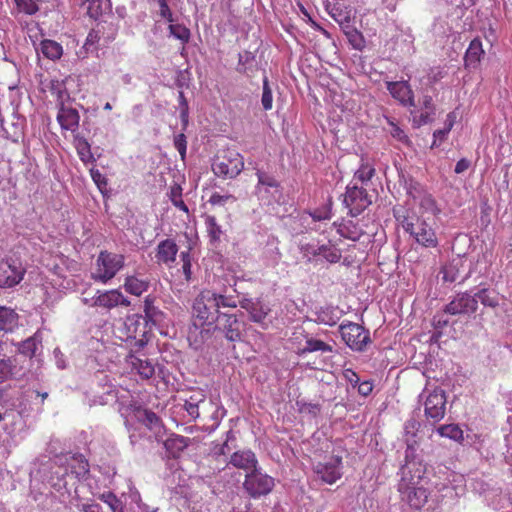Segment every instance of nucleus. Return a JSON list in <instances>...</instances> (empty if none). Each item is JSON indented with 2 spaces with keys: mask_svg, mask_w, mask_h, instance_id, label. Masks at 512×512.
Returning <instances> with one entry per match:
<instances>
[{
  "mask_svg": "<svg viewBox=\"0 0 512 512\" xmlns=\"http://www.w3.org/2000/svg\"><path fill=\"white\" fill-rule=\"evenodd\" d=\"M414 448L407 445L405 450V463L401 466V479L398 483V492L401 499L416 510L422 509L428 501L429 492L421 485L425 469L420 462L410 460L413 457Z\"/></svg>",
  "mask_w": 512,
  "mask_h": 512,
  "instance_id": "nucleus-1",
  "label": "nucleus"
},
{
  "mask_svg": "<svg viewBox=\"0 0 512 512\" xmlns=\"http://www.w3.org/2000/svg\"><path fill=\"white\" fill-rule=\"evenodd\" d=\"M236 307L237 300L234 296L203 290L193 302L192 315L200 325L212 326L217 316L223 313L221 308Z\"/></svg>",
  "mask_w": 512,
  "mask_h": 512,
  "instance_id": "nucleus-2",
  "label": "nucleus"
},
{
  "mask_svg": "<svg viewBox=\"0 0 512 512\" xmlns=\"http://www.w3.org/2000/svg\"><path fill=\"white\" fill-rule=\"evenodd\" d=\"M243 169V157L233 149L223 150L212 162L213 173L217 177H222L224 179L236 178Z\"/></svg>",
  "mask_w": 512,
  "mask_h": 512,
  "instance_id": "nucleus-3",
  "label": "nucleus"
},
{
  "mask_svg": "<svg viewBox=\"0 0 512 512\" xmlns=\"http://www.w3.org/2000/svg\"><path fill=\"white\" fill-rule=\"evenodd\" d=\"M275 487V479L263 472L260 467L245 474L242 489L249 498L259 499L270 494Z\"/></svg>",
  "mask_w": 512,
  "mask_h": 512,
  "instance_id": "nucleus-4",
  "label": "nucleus"
},
{
  "mask_svg": "<svg viewBox=\"0 0 512 512\" xmlns=\"http://www.w3.org/2000/svg\"><path fill=\"white\" fill-rule=\"evenodd\" d=\"M123 266V255L101 251L96 260V271L92 273L91 278L96 282L106 284Z\"/></svg>",
  "mask_w": 512,
  "mask_h": 512,
  "instance_id": "nucleus-5",
  "label": "nucleus"
},
{
  "mask_svg": "<svg viewBox=\"0 0 512 512\" xmlns=\"http://www.w3.org/2000/svg\"><path fill=\"white\" fill-rule=\"evenodd\" d=\"M338 330L343 342L353 351L363 352L371 342L369 330L358 323L343 322Z\"/></svg>",
  "mask_w": 512,
  "mask_h": 512,
  "instance_id": "nucleus-6",
  "label": "nucleus"
},
{
  "mask_svg": "<svg viewBox=\"0 0 512 512\" xmlns=\"http://www.w3.org/2000/svg\"><path fill=\"white\" fill-rule=\"evenodd\" d=\"M245 322L236 313L223 312L218 315L214 322L213 329L221 333L229 342H240L243 340Z\"/></svg>",
  "mask_w": 512,
  "mask_h": 512,
  "instance_id": "nucleus-7",
  "label": "nucleus"
},
{
  "mask_svg": "<svg viewBox=\"0 0 512 512\" xmlns=\"http://www.w3.org/2000/svg\"><path fill=\"white\" fill-rule=\"evenodd\" d=\"M257 176V185L255 186V193L261 200H267L268 203L272 201L279 202L282 198V187L280 182L270 173L261 169L255 168Z\"/></svg>",
  "mask_w": 512,
  "mask_h": 512,
  "instance_id": "nucleus-8",
  "label": "nucleus"
},
{
  "mask_svg": "<svg viewBox=\"0 0 512 512\" xmlns=\"http://www.w3.org/2000/svg\"><path fill=\"white\" fill-rule=\"evenodd\" d=\"M403 228L422 247L436 248L439 244L434 228L425 220L417 218L415 221H406Z\"/></svg>",
  "mask_w": 512,
  "mask_h": 512,
  "instance_id": "nucleus-9",
  "label": "nucleus"
},
{
  "mask_svg": "<svg viewBox=\"0 0 512 512\" xmlns=\"http://www.w3.org/2000/svg\"><path fill=\"white\" fill-rule=\"evenodd\" d=\"M371 203V197L364 188L358 187L356 184L347 186L344 204L349 208L351 216L360 215Z\"/></svg>",
  "mask_w": 512,
  "mask_h": 512,
  "instance_id": "nucleus-10",
  "label": "nucleus"
},
{
  "mask_svg": "<svg viewBox=\"0 0 512 512\" xmlns=\"http://www.w3.org/2000/svg\"><path fill=\"white\" fill-rule=\"evenodd\" d=\"M478 309L477 298L470 292H460L445 305L443 312L453 316L471 315Z\"/></svg>",
  "mask_w": 512,
  "mask_h": 512,
  "instance_id": "nucleus-11",
  "label": "nucleus"
},
{
  "mask_svg": "<svg viewBox=\"0 0 512 512\" xmlns=\"http://www.w3.org/2000/svg\"><path fill=\"white\" fill-rule=\"evenodd\" d=\"M238 305L247 311L250 321L259 324L262 329H268L269 323L266 322L265 319L271 309L267 303L259 298L243 297L241 300L237 301V306Z\"/></svg>",
  "mask_w": 512,
  "mask_h": 512,
  "instance_id": "nucleus-12",
  "label": "nucleus"
},
{
  "mask_svg": "<svg viewBox=\"0 0 512 512\" xmlns=\"http://www.w3.org/2000/svg\"><path fill=\"white\" fill-rule=\"evenodd\" d=\"M446 394L441 389H435L431 392L424 402V413L427 420L437 423L441 421L446 414Z\"/></svg>",
  "mask_w": 512,
  "mask_h": 512,
  "instance_id": "nucleus-13",
  "label": "nucleus"
},
{
  "mask_svg": "<svg viewBox=\"0 0 512 512\" xmlns=\"http://www.w3.org/2000/svg\"><path fill=\"white\" fill-rule=\"evenodd\" d=\"M133 414L135 419L147 427L155 436L157 441H161L166 430L160 417L152 410L141 406L134 407Z\"/></svg>",
  "mask_w": 512,
  "mask_h": 512,
  "instance_id": "nucleus-14",
  "label": "nucleus"
},
{
  "mask_svg": "<svg viewBox=\"0 0 512 512\" xmlns=\"http://www.w3.org/2000/svg\"><path fill=\"white\" fill-rule=\"evenodd\" d=\"M130 305V300L118 289H112L103 292L98 290L96 295L92 298L91 303V306L93 307H101L108 310L118 306L128 307Z\"/></svg>",
  "mask_w": 512,
  "mask_h": 512,
  "instance_id": "nucleus-15",
  "label": "nucleus"
},
{
  "mask_svg": "<svg viewBox=\"0 0 512 512\" xmlns=\"http://www.w3.org/2000/svg\"><path fill=\"white\" fill-rule=\"evenodd\" d=\"M342 458L333 456L326 462H318L314 466V472L323 482L334 484L342 477Z\"/></svg>",
  "mask_w": 512,
  "mask_h": 512,
  "instance_id": "nucleus-16",
  "label": "nucleus"
},
{
  "mask_svg": "<svg viewBox=\"0 0 512 512\" xmlns=\"http://www.w3.org/2000/svg\"><path fill=\"white\" fill-rule=\"evenodd\" d=\"M25 274V269L14 260L0 263V287L11 288L20 283Z\"/></svg>",
  "mask_w": 512,
  "mask_h": 512,
  "instance_id": "nucleus-17",
  "label": "nucleus"
},
{
  "mask_svg": "<svg viewBox=\"0 0 512 512\" xmlns=\"http://www.w3.org/2000/svg\"><path fill=\"white\" fill-rule=\"evenodd\" d=\"M386 88L404 107H415L414 92L408 81H388Z\"/></svg>",
  "mask_w": 512,
  "mask_h": 512,
  "instance_id": "nucleus-18",
  "label": "nucleus"
},
{
  "mask_svg": "<svg viewBox=\"0 0 512 512\" xmlns=\"http://www.w3.org/2000/svg\"><path fill=\"white\" fill-rule=\"evenodd\" d=\"M65 462L67 464V468L63 476L68 475V470L70 474L74 475L78 480L86 479L89 474V463L87 459L82 454H67L65 455Z\"/></svg>",
  "mask_w": 512,
  "mask_h": 512,
  "instance_id": "nucleus-19",
  "label": "nucleus"
},
{
  "mask_svg": "<svg viewBox=\"0 0 512 512\" xmlns=\"http://www.w3.org/2000/svg\"><path fill=\"white\" fill-rule=\"evenodd\" d=\"M326 8L329 15L339 24L341 30L354 23L355 16L352 8L343 2L329 3Z\"/></svg>",
  "mask_w": 512,
  "mask_h": 512,
  "instance_id": "nucleus-20",
  "label": "nucleus"
},
{
  "mask_svg": "<svg viewBox=\"0 0 512 512\" xmlns=\"http://www.w3.org/2000/svg\"><path fill=\"white\" fill-rule=\"evenodd\" d=\"M125 329L128 338L152 335V327L147 323L141 314H132L126 318Z\"/></svg>",
  "mask_w": 512,
  "mask_h": 512,
  "instance_id": "nucleus-21",
  "label": "nucleus"
},
{
  "mask_svg": "<svg viewBox=\"0 0 512 512\" xmlns=\"http://www.w3.org/2000/svg\"><path fill=\"white\" fill-rule=\"evenodd\" d=\"M229 464L247 472L259 467L258 459L252 450H239L230 456Z\"/></svg>",
  "mask_w": 512,
  "mask_h": 512,
  "instance_id": "nucleus-22",
  "label": "nucleus"
},
{
  "mask_svg": "<svg viewBox=\"0 0 512 512\" xmlns=\"http://www.w3.org/2000/svg\"><path fill=\"white\" fill-rule=\"evenodd\" d=\"M57 121L61 128L74 132L79 127L80 115L76 108L58 104Z\"/></svg>",
  "mask_w": 512,
  "mask_h": 512,
  "instance_id": "nucleus-23",
  "label": "nucleus"
},
{
  "mask_svg": "<svg viewBox=\"0 0 512 512\" xmlns=\"http://www.w3.org/2000/svg\"><path fill=\"white\" fill-rule=\"evenodd\" d=\"M143 312V318L151 327L163 324L166 318L165 313L156 305V298L151 295L144 299Z\"/></svg>",
  "mask_w": 512,
  "mask_h": 512,
  "instance_id": "nucleus-24",
  "label": "nucleus"
},
{
  "mask_svg": "<svg viewBox=\"0 0 512 512\" xmlns=\"http://www.w3.org/2000/svg\"><path fill=\"white\" fill-rule=\"evenodd\" d=\"M191 442L189 437L172 433L163 441V446L169 458H178Z\"/></svg>",
  "mask_w": 512,
  "mask_h": 512,
  "instance_id": "nucleus-25",
  "label": "nucleus"
},
{
  "mask_svg": "<svg viewBox=\"0 0 512 512\" xmlns=\"http://www.w3.org/2000/svg\"><path fill=\"white\" fill-rule=\"evenodd\" d=\"M206 406L213 407L212 400H206L205 395L202 393H195L185 400L183 408L187 411L192 419L200 417V409L205 412Z\"/></svg>",
  "mask_w": 512,
  "mask_h": 512,
  "instance_id": "nucleus-26",
  "label": "nucleus"
},
{
  "mask_svg": "<svg viewBox=\"0 0 512 512\" xmlns=\"http://www.w3.org/2000/svg\"><path fill=\"white\" fill-rule=\"evenodd\" d=\"M485 52L482 47V42L479 38L473 39L468 49L466 50L464 61L465 67L467 69H476L478 68L481 58L484 56Z\"/></svg>",
  "mask_w": 512,
  "mask_h": 512,
  "instance_id": "nucleus-27",
  "label": "nucleus"
},
{
  "mask_svg": "<svg viewBox=\"0 0 512 512\" xmlns=\"http://www.w3.org/2000/svg\"><path fill=\"white\" fill-rule=\"evenodd\" d=\"M178 246L173 239H165L157 245L156 259L158 262L169 264L175 261Z\"/></svg>",
  "mask_w": 512,
  "mask_h": 512,
  "instance_id": "nucleus-28",
  "label": "nucleus"
},
{
  "mask_svg": "<svg viewBox=\"0 0 512 512\" xmlns=\"http://www.w3.org/2000/svg\"><path fill=\"white\" fill-rule=\"evenodd\" d=\"M343 311L338 307L326 306L320 307L315 311V322L318 324H325L334 326L342 317Z\"/></svg>",
  "mask_w": 512,
  "mask_h": 512,
  "instance_id": "nucleus-29",
  "label": "nucleus"
},
{
  "mask_svg": "<svg viewBox=\"0 0 512 512\" xmlns=\"http://www.w3.org/2000/svg\"><path fill=\"white\" fill-rule=\"evenodd\" d=\"M236 70L239 73L245 74L247 77L254 76L258 70V63L256 56L253 52L244 51L238 55V65Z\"/></svg>",
  "mask_w": 512,
  "mask_h": 512,
  "instance_id": "nucleus-30",
  "label": "nucleus"
},
{
  "mask_svg": "<svg viewBox=\"0 0 512 512\" xmlns=\"http://www.w3.org/2000/svg\"><path fill=\"white\" fill-rule=\"evenodd\" d=\"M474 296L477 298V303L480 301L484 307L492 309L498 308L500 306V301L504 299V297L496 290L489 288L479 289L474 293Z\"/></svg>",
  "mask_w": 512,
  "mask_h": 512,
  "instance_id": "nucleus-31",
  "label": "nucleus"
},
{
  "mask_svg": "<svg viewBox=\"0 0 512 512\" xmlns=\"http://www.w3.org/2000/svg\"><path fill=\"white\" fill-rule=\"evenodd\" d=\"M127 361L130 363L132 368L135 369L144 379L151 378L155 373L154 365L147 358L142 359L134 354H129Z\"/></svg>",
  "mask_w": 512,
  "mask_h": 512,
  "instance_id": "nucleus-32",
  "label": "nucleus"
},
{
  "mask_svg": "<svg viewBox=\"0 0 512 512\" xmlns=\"http://www.w3.org/2000/svg\"><path fill=\"white\" fill-rule=\"evenodd\" d=\"M19 316L14 309L0 306V331L12 332L18 327Z\"/></svg>",
  "mask_w": 512,
  "mask_h": 512,
  "instance_id": "nucleus-33",
  "label": "nucleus"
},
{
  "mask_svg": "<svg viewBox=\"0 0 512 512\" xmlns=\"http://www.w3.org/2000/svg\"><path fill=\"white\" fill-rule=\"evenodd\" d=\"M24 122L25 119L20 118L16 114H13L12 122L8 126H5V123L3 122L1 126L3 128L6 138L11 140L12 142H18L24 134Z\"/></svg>",
  "mask_w": 512,
  "mask_h": 512,
  "instance_id": "nucleus-34",
  "label": "nucleus"
},
{
  "mask_svg": "<svg viewBox=\"0 0 512 512\" xmlns=\"http://www.w3.org/2000/svg\"><path fill=\"white\" fill-rule=\"evenodd\" d=\"M40 348H42V337L38 332L18 344V352L29 358L37 356Z\"/></svg>",
  "mask_w": 512,
  "mask_h": 512,
  "instance_id": "nucleus-35",
  "label": "nucleus"
},
{
  "mask_svg": "<svg viewBox=\"0 0 512 512\" xmlns=\"http://www.w3.org/2000/svg\"><path fill=\"white\" fill-rule=\"evenodd\" d=\"M157 510L158 509L150 510L149 507L142 502L138 493H131L125 497V501L119 512H157Z\"/></svg>",
  "mask_w": 512,
  "mask_h": 512,
  "instance_id": "nucleus-36",
  "label": "nucleus"
},
{
  "mask_svg": "<svg viewBox=\"0 0 512 512\" xmlns=\"http://www.w3.org/2000/svg\"><path fill=\"white\" fill-rule=\"evenodd\" d=\"M149 281L147 279L139 278L136 275H129L125 278L124 289L135 296H140L149 288Z\"/></svg>",
  "mask_w": 512,
  "mask_h": 512,
  "instance_id": "nucleus-37",
  "label": "nucleus"
},
{
  "mask_svg": "<svg viewBox=\"0 0 512 512\" xmlns=\"http://www.w3.org/2000/svg\"><path fill=\"white\" fill-rule=\"evenodd\" d=\"M36 50L37 52H41L44 57L53 61L60 59L63 54L61 44L50 39L42 40Z\"/></svg>",
  "mask_w": 512,
  "mask_h": 512,
  "instance_id": "nucleus-38",
  "label": "nucleus"
},
{
  "mask_svg": "<svg viewBox=\"0 0 512 512\" xmlns=\"http://www.w3.org/2000/svg\"><path fill=\"white\" fill-rule=\"evenodd\" d=\"M85 5L88 16L94 20L109 12L111 8L109 0H86Z\"/></svg>",
  "mask_w": 512,
  "mask_h": 512,
  "instance_id": "nucleus-39",
  "label": "nucleus"
},
{
  "mask_svg": "<svg viewBox=\"0 0 512 512\" xmlns=\"http://www.w3.org/2000/svg\"><path fill=\"white\" fill-rule=\"evenodd\" d=\"M331 353L333 347L324 341L316 338H307L305 346L300 350V354H307L312 352Z\"/></svg>",
  "mask_w": 512,
  "mask_h": 512,
  "instance_id": "nucleus-40",
  "label": "nucleus"
},
{
  "mask_svg": "<svg viewBox=\"0 0 512 512\" xmlns=\"http://www.w3.org/2000/svg\"><path fill=\"white\" fill-rule=\"evenodd\" d=\"M437 433L458 443H461L464 439L463 430L458 424L441 425L437 428Z\"/></svg>",
  "mask_w": 512,
  "mask_h": 512,
  "instance_id": "nucleus-41",
  "label": "nucleus"
},
{
  "mask_svg": "<svg viewBox=\"0 0 512 512\" xmlns=\"http://www.w3.org/2000/svg\"><path fill=\"white\" fill-rule=\"evenodd\" d=\"M342 31L354 49L359 51L363 50L365 47V40L362 33L354 27V23L348 27L346 26Z\"/></svg>",
  "mask_w": 512,
  "mask_h": 512,
  "instance_id": "nucleus-42",
  "label": "nucleus"
},
{
  "mask_svg": "<svg viewBox=\"0 0 512 512\" xmlns=\"http://www.w3.org/2000/svg\"><path fill=\"white\" fill-rule=\"evenodd\" d=\"M403 187L406 193L413 199H418L424 193L423 186L412 177H402Z\"/></svg>",
  "mask_w": 512,
  "mask_h": 512,
  "instance_id": "nucleus-43",
  "label": "nucleus"
},
{
  "mask_svg": "<svg viewBox=\"0 0 512 512\" xmlns=\"http://www.w3.org/2000/svg\"><path fill=\"white\" fill-rule=\"evenodd\" d=\"M75 147L81 161L88 163L93 160L90 144L84 137H75Z\"/></svg>",
  "mask_w": 512,
  "mask_h": 512,
  "instance_id": "nucleus-44",
  "label": "nucleus"
},
{
  "mask_svg": "<svg viewBox=\"0 0 512 512\" xmlns=\"http://www.w3.org/2000/svg\"><path fill=\"white\" fill-rule=\"evenodd\" d=\"M292 229L296 234H302L311 229L312 223L308 212H303L292 218Z\"/></svg>",
  "mask_w": 512,
  "mask_h": 512,
  "instance_id": "nucleus-45",
  "label": "nucleus"
},
{
  "mask_svg": "<svg viewBox=\"0 0 512 512\" xmlns=\"http://www.w3.org/2000/svg\"><path fill=\"white\" fill-rule=\"evenodd\" d=\"M205 226L212 243H216L220 241V237L222 235L221 226L217 223V220L214 216L208 215L205 218Z\"/></svg>",
  "mask_w": 512,
  "mask_h": 512,
  "instance_id": "nucleus-46",
  "label": "nucleus"
},
{
  "mask_svg": "<svg viewBox=\"0 0 512 512\" xmlns=\"http://www.w3.org/2000/svg\"><path fill=\"white\" fill-rule=\"evenodd\" d=\"M205 412H211L210 418L213 421V424L206 428L208 432H213L219 426L222 418L226 414V410L213 402V407L206 406Z\"/></svg>",
  "mask_w": 512,
  "mask_h": 512,
  "instance_id": "nucleus-47",
  "label": "nucleus"
},
{
  "mask_svg": "<svg viewBox=\"0 0 512 512\" xmlns=\"http://www.w3.org/2000/svg\"><path fill=\"white\" fill-rule=\"evenodd\" d=\"M319 256H322L327 262L333 264L341 259V251L331 245L322 244L318 248Z\"/></svg>",
  "mask_w": 512,
  "mask_h": 512,
  "instance_id": "nucleus-48",
  "label": "nucleus"
},
{
  "mask_svg": "<svg viewBox=\"0 0 512 512\" xmlns=\"http://www.w3.org/2000/svg\"><path fill=\"white\" fill-rule=\"evenodd\" d=\"M182 188L179 185H174L170 189V200L172 204L181 211L188 213V207L182 200Z\"/></svg>",
  "mask_w": 512,
  "mask_h": 512,
  "instance_id": "nucleus-49",
  "label": "nucleus"
},
{
  "mask_svg": "<svg viewBox=\"0 0 512 512\" xmlns=\"http://www.w3.org/2000/svg\"><path fill=\"white\" fill-rule=\"evenodd\" d=\"M261 104L264 110L268 111L272 109L273 105V96H272V89L269 85V80L267 76H264L263 78V91H262V97H261Z\"/></svg>",
  "mask_w": 512,
  "mask_h": 512,
  "instance_id": "nucleus-50",
  "label": "nucleus"
},
{
  "mask_svg": "<svg viewBox=\"0 0 512 512\" xmlns=\"http://www.w3.org/2000/svg\"><path fill=\"white\" fill-rule=\"evenodd\" d=\"M99 499L106 503L112 512H119L123 503L122 500L116 497L112 492H106L99 496Z\"/></svg>",
  "mask_w": 512,
  "mask_h": 512,
  "instance_id": "nucleus-51",
  "label": "nucleus"
},
{
  "mask_svg": "<svg viewBox=\"0 0 512 512\" xmlns=\"http://www.w3.org/2000/svg\"><path fill=\"white\" fill-rule=\"evenodd\" d=\"M169 32L174 38L179 39L183 43L189 41L190 38V30L183 25L180 24H170Z\"/></svg>",
  "mask_w": 512,
  "mask_h": 512,
  "instance_id": "nucleus-52",
  "label": "nucleus"
},
{
  "mask_svg": "<svg viewBox=\"0 0 512 512\" xmlns=\"http://www.w3.org/2000/svg\"><path fill=\"white\" fill-rule=\"evenodd\" d=\"M411 114H414L413 116V126L414 127H421L423 125L429 124L434 121L435 113L431 111H422L419 114H417L415 111H411Z\"/></svg>",
  "mask_w": 512,
  "mask_h": 512,
  "instance_id": "nucleus-53",
  "label": "nucleus"
},
{
  "mask_svg": "<svg viewBox=\"0 0 512 512\" xmlns=\"http://www.w3.org/2000/svg\"><path fill=\"white\" fill-rule=\"evenodd\" d=\"M13 368L14 364L10 358L0 359V384L11 378Z\"/></svg>",
  "mask_w": 512,
  "mask_h": 512,
  "instance_id": "nucleus-54",
  "label": "nucleus"
},
{
  "mask_svg": "<svg viewBox=\"0 0 512 512\" xmlns=\"http://www.w3.org/2000/svg\"><path fill=\"white\" fill-rule=\"evenodd\" d=\"M318 248L319 245H315L314 243H301L299 245L301 254L309 262H311L316 256H319Z\"/></svg>",
  "mask_w": 512,
  "mask_h": 512,
  "instance_id": "nucleus-55",
  "label": "nucleus"
},
{
  "mask_svg": "<svg viewBox=\"0 0 512 512\" xmlns=\"http://www.w3.org/2000/svg\"><path fill=\"white\" fill-rule=\"evenodd\" d=\"M18 9L27 15L35 14L39 8L33 0H14Z\"/></svg>",
  "mask_w": 512,
  "mask_h": 512,
  "instance_id": "nucleus-56",
  "label": "nucleus"
},
{
  "mask_svg": "<svg viewBox=\"0 0 512 512\" xmlns=\"http://www.w3.org/2000/svg\"><path fill=\"white\" fill-rule=\"evenodd\" d=\"M296 404L300 413L309 414L315 417L320 412V405L318 403L297 401Z\"/></svg>",
  "mask_w": 512,
  "mask_h": 512,
  "instance_id": "nucleus-57",
  "label": "nucleus"
},
{
  "mask_svg": "<svg viewBox=\"0 0 512 512\" xmlns=\"http://www.w3.org/2000/svg\"><path fill=\"white\" fill-rule=\"evenodd\" d=\"M312 223L329 220L332 217L331 209L329 207H323L316 209L313 212H308Z\"/></svg>",
  "mask_w": 512,
  "mask_h": 512,
  "instance_id": "nucleus-58",
  "label": "nucleus"
},
{
  "mask_svg": "<svg viewBox=\"0 0 512 512\" xmlns=\"http://www.w3.org/2000/svg\"><path fill=\"white\" fill-rule=\"evenodd\" d=\"M421 198L420 205L426 209L427 211L432 212L434 215H436L439 212V209L437 208L436 201L430 194L423 193Z\"/></svg>",
  "mask_w": 512,
  "mask_h": 512,
  "instance_id": "nucleus-59",
  "label": "nucleus"
},
{
  "mask_svg": "<svg viewBox=\"0 0 512 512\" xmlns=\"http://www.w3.org/2000/svg\"><path fill=\"white\" fill-rule=\"evenodd\" d=\"M375 169L368 166H361L355 173L354 178L358 179L362 183L369 181L374 175Z\"/></svg>",
  "mask_w": 512,
  "mask_h": 512,
  "instance_id": "nucleus-60",
  "label": "nucleus"
},
{
  "mask_svg": "<svg viewBox=\"0 0 512 512\" xmlns=\"http://www.w3.org/2000/svg\"><path fill=\"white\" fill-rule=\"evenodd\" d=\"M236 198L231 194L221 195L217 192L210 196L209 203L212 205H225L227 202H235Z\"/></svg>",
  "mask_w": 512,
  "mask_h": 512,
  "instance_id": "nucleus-61",
  "label": "nucleus"
},
{
  "mask_svg": "<svg viewBox=\"0 0 512 512\" xmlns=\"http://www.w3.org/2000/svg\"><path fill=\"white\" fill-rule=\"evenodd\" d=\"M151 335L138 336L137 338H132L133 343L131 344L132 348L129 354H134L140 352L149 342Z\"/></svg>",
  "mask_w": 512,
  "mask_h": 512,
  "instance_id": "nucleus-62",
  "label": "nucleus"
},
{
  "mask_svg": "<svg viewBox=\"0 0 512 512\" xmlns=\"http://www.w3.org/2000/svg\"><path fill=\"white\" fill-rule=\"evenodd\" d=\"M174 146L179 152L181 159L183 160L186 156L187 140L183 133H180L174 137Z\"/></svg>",
  "mask_w": 512,
  "mask_h": 512,
  "instance_id": "nucleus-63",
  "label": "nucleus"
},
{
  "mask_svg": "<svg viewBox=\"0 0 512 512\" xmlns=\"http://www.w3.org/2000/svg\"><path fill=\"white\" fill-rule=\"evenodd\" d=\"M444 282H454L457 279V269L454 265L444 266L441 270Z\"/></svg>",
  "mask_w": 512,
  "mask_h": 512,
  "instance_id": "nucleus-64",
  "label": "nucleus"
}]
</instances>
